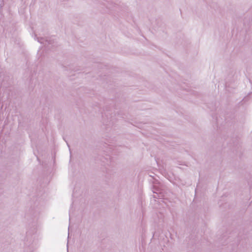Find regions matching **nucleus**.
<instances>
[{
	"label": "nucleus",
	"instance_id": "nucleus-1",
	"mask_svg": "<svg viewBox=\"0 0 252 252\" xmlns=\"http://www.w3.org/2000/svg\"><path fill=\"white\" fill-rule=\"evenodd\" d=\"M35 37L36 38L38 42L41 44H44L45 46L50 48V45H51L52 46H54V38L53 37H38L35 35Z\"/></svg>",
	"mask_w": 252,
	"mask_h": 252
},
{
	"label": "nucleus",
	"instance_id": "nucleus-2",
	"mask_svg": "<svg viewBox=\"0 0 252 252\" xmlns=\"http://www.w3.org/2000/svg\"><path fill=\"white\" fill-rule=\"evenodd\" d=\"M159 191L158 188H156L155 186L153 188V192L154 193L153 197L155 198H162L163 197V195L162 192L158 191Z\"/></svg>",
	"mask_w": 252,
	"mask_h": 252
},
{
	"label": "nucleus",
	"instance_id": "nucleus-3",
	"mask_svg": "<svg viewBox=\"0 0 252 252\" xmlns=\"http://www.w3.org/2000/svg\"><path fill=\"white\" fill-rule=\"evenodd\" d=\"M112 4V2H111V3H109V2H108V4H106V6L108 8H112V6L111 5Z\"/></svg>",
	"mask_w": 252,
	"mask_h": 252
}]
</instances>
